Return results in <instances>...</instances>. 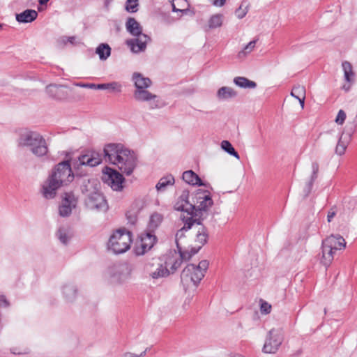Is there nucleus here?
Wrapping results in <instances>:
<instances>
[{
  "label": "nucleus",
  "instance_id": "1",
  "mask_svg": "<svg viewBox=\"0 0 357 357\" xmlns=\"http://www.w3.org/2000/svg\"><path fill=\"white\" fill-rule=\"evenodd\" d=\"M74 179V174L68 160L57 164L52 169L47 181L43 186V194L46 199H52L56 191L62 186L66 185Z\"/></svg>",
  "mask_w": 357,
  "mask_h": 357
},
{
  "label": "nucleus",
  "instance_id": "2",
  "mask_svg": "<svg viewBox=\"0 0 357 357\" xmlns=\"http://www.w3.org/2000/svg\"><path fill=\"white\" fill-rule=\"evenodd\" d=\"M176 211H184L187 213L186 216L183 215L181 219L184 222V226L179 229L176 234V243L177 249L181 248L179 240L184 236V231L190 229L192 225H201V204L194 205L188 200V194L183 192L174 205Z\"/></svg>",
  "mask_w": 357,
  "mask_h": 357
},
{
  "label": "nucleus",
  "instance_id": "3",
  "mask_svg": "<svg viewBox=\"0 0 357 357\" xmlns=\"http://www.w3.org/2000/svg\"><path fill=\"white\" fill-rule=\"evenodd\" d=\"M132 79L135 86V91L133 93L135 99L139 102H149L151 109L158 108L159 103L156 100L157 96L147 90L152 84L151 80L139 73H134Z\"/></svg>",
  "mask_w": 357,
  "mask_h": 357
},
{
  "label": "nucleus",
  "instance_id": "4",
  "mask_svg": "<svg viewBox=\"0 0 357 357\" xmlns=\"http://www.w3.org/2000/svg\"><path fill=\"white\" fill-rule=\"evenodd\" d=\"M127 31L136 38L128 40L126 44L130 47L134 53L144 52L146 45L151 41V38L142 33V27L140 24L133 17H129L126 24Z\"/></svg>",
  "mask_w": 357,
  "mask_h": 357
},
{
  "label": "nucleus",
  "instance_id": "5",
  "mask_svg": "<svg viewBox=\"0 0 357 357\" xmlns=\"http://www.w3.org/2000/svg\"><path fill=\"white\" fill-rule=\"evenodd\" d=\"M346 247L344 238L340 234H332L322 241V255L321 263L328 267L333 260L334 255L337 250H344Z\"/></svg>",
  "mask_w": 357,
  "mask_h": 357
},
{
  "label": "nucleus",
  "instance_id": "6",
  "mask_svg": "<svg viewBox=\"0 0 357 357\" xmlns=\"http://www.w3.org/2000/svg\"><path fill=\"white\" fill-rule=\"evenodd\" d=\"M131 243V232L124 229H120L110 236L108 242V249L115 254H121L130 249Z\"/></svg>",
  "mask_w": 357,
  "mask_h": 357
},
{
  "label": "nucleus",
  "instance_id": "7",
  "mask_svg": "<svg viewBox=\"0 0 357 357\" xmlns=\"http://www.w3.org/2000/svg\"><path fill=\"white\" fill-rule=\"evenodd\" d=\"M201 261L197 264H189L183 270L181 279L188 287H197L201 282Z\"/></svg>",
  "mask_w": 357,
  "mask_h": 357
},
{
  "label": "nucleus",
  "instance_id": "8",
  "mask_svg": "<svg viewBox=\"0 0 357 357\" xmlns=\"http://www.w3.org/2000/svg\"><path fill=\"white\" fill-rule=\"evenodd\" d=\"M126 175H130L137 165V158L133 151L125 148L121 153V158L114 164Z\"/></svg>",
  "mask_w": 357,
  "mask_h": 357
},
{
  "label": "nucleus",
  "instance_id": "9",
  "mask_svg": "<svg viewBox=\"0 0 357 357\" xmlns=\"http://www.w3.org/2000/svg\"><path fill=\"white\" fill-rule=\"evenodd\" d=\"M283 339V333L281 330L271 329L266 336L263 351L266 354H275L282 344Z\"/></svg>",
  "mask_w": 357,
  "mask_h": 357
},
{
  "label": "nucleus",
  "instance_id": "10",
  "mask_svg": "<svg viewBox=\"0 0 357 357\" xmlns=\"http://www.w3.org/2000/svg\"><path fill=\"white\" fill-rule=\"evenodd\" d=\"M102 180L114 190L119 191L123 189L124 178L122 174L115 169L105 167L102 171Z\"/></svg>",
  "mask_w": 357,
  "mask_h": 357
},
{
  "label": "nucleus",
  "instance_id": "11",
  "mask_svg": "<svg viewBox=\"0 0 357 357\" xmlns=\"http://www.w3.org/2000/svg\"><path fill=\"white\" fill-rule=\"evenodd\" d=\"M102 161L100 155L98 153L92 151H88L85 153L80 155L77 160L75 161L74 167L79 168L81 166L96 167Z\"/></svg>",
  "mask_w": 357,
  "mask_h": 357
},
{
  "label": "nucleus",
  "instance_id": "12",
  "mask_svg": "<svg viewBox=\"0 0 357 357\" xmlns=\"http://www.w3.org/2000/svg\"><path fill=\"white\" fill-rule=\"evenodd\" d=\"M85 204L90 210L105 211L107 209V202L99 190L86 197Z\"/></svg>",
  "mask_w": 357,
  "mask_h": 357
},
{
  "label": "nucleus",
  "instance_id": "13",
  "mask_svg": "<svg viewBox=\"0 0 357 357\" xmlns=\"http://www.w3.org/2000/svg\"><path fill=\"white\" fill-rule=\"evenodd\" d=\"M152 232L153 231H149L141 235L140 241L135 247V252L137 255H144L155 244L156 237Z\"/></svg>",
  "mask_w": 357,
  "mask_h": 357
},
{
  "label": "nucleus",
  "instance_id": "14",
  "mask_svg": "<svg viewBox=\"0 0 357 357\" xmlns=\"http://www.w3.org/2000/svg\"><path fill=\"white\" fill-rule=\"evenodd\" d=\"M125 147L121 144H108L105 146L103 152L106 161L114 165L118 160V158H121V153Z\"/></svg>",
  "mask_w": 357,
  "mask_h": 357
},
{
  "label": "nucleus",
  "instance_id": "15",
  "mask_svg": "<svg viewBox=\"0 0 357 357\" xmlns=\"http://www.w3.org/2000/svg\"><path fill=\"white\" fill-rule=\"evenodd\" d=\"M77 200L73 193H66L59 206V215L62 217H67L70 215L72 208L77 205Z\"/></svg>",
  "mask_w": 357,
  "mask_h": 357
},
{
  "label": "nucleus",
  "instance_id": "16",
  "mask_svg": "<svg viewBox=\"0 0 357 357\" xmlns=\"http://www.w3.org/2000/svg\"><path fill=\"white\" fill-rule=\"evenodd\" d=\"M111 276L117 282H123L130 274V270L126 264H115L110 268Z\"/></svg>",
  "mask_w": 357,
  "mask_h": 357
},
{
  "label": "nucleus",
  "instance_id": "17",
  "mask_svg": "<svg viewBox=\"0 0 357 357\" xmlns=\"http://www.w3.org/2000/svg\"><path fill=\"white\" fill-rule=\"evenodd\" d=\"M168 264L169 262H165L164 266L162 263L158 261L150 264V275L155 279L169 275L170 271L167 268Z\"/></svg>",
  "mask_w": 357,
  "mask_h": 357
},
{
  "label": "nucleus",
  "instance_id": "18",
  "mask_svg": "<svg viewBox=\"0 0 357 357\" xmlns=\"http://www.w3.org/2000/svg\"><path fill=\"white\" fill-rule=\"evenodd\" d=\"M46 92L52 98L60 100H65L68 96L64 85L50 84L46 87Z\"/></svg>",
  "mask_w": 357,
  "mask_h": 357
},
{
  "label": "nucleus",
  "instance_id": "19",
  "mask_svg": "<svg viewBox=\"0 0 357 357\" xmlns=\"http://www.w3.org/2000/svg\"><path fill=\"white\" fill-rule=\"evenodd\" d=\"M29 149L33 155L38 157L44 156L48 152L46 140L41 135L38 137L37 141L33 143Z\"/></svg>",
  "mask_w": 357,
  "mask_h": 357
},
{
  "label": "nucleus",
  "instance_id": "20",
  "mask_svg": "<svg viewBox=\"0 0 357 357\" xmlns=\"http://www.w3.org/2000/svg\"><path fill=\"white\" fill-rule=\"evenodd\" d=\"M40 134L30 130H25L20 133L18 144L21 146H26L30 148L34 142L37 141Z\"/></svg>",
  "mask_w": 357,
  "mask_h": 357
},
{
  "label": "nucleus",
  "instance_id": "21",
  "mask_svg": "<svg viewBox=\"0 0 357 357\" xmlns=\"http://www.w3.org/2000/svg\"><path fill=\"white\" fill-rule=\"evenodd\" d=\"M98 183L95 179L82 178L80 181L82 192L86 197L98 190Z\"/></svg>",
  "mask_w": 357,
  "mask_h": 357
},
{
  "label": "nucleus",
  "instance_id": "22",
  "mask_svg": "<svg viewBox=\"0 0 357 357\" xmlns=\"http://www.w3.org/2000/svg\"><path fill=\"white\" fill-rule=\"evenodd\" d=\"M213 204L211 192L208 190L202 189V220L211 214V208Z\"/></svg>",
  "mask_w": 357,
  "mask_h": 357
},
{
  "label": "nucleus",
  "instance_id": "23",
  "mask_svg": "<svg viewBox=\"0 0 357 357\" xmlns=\"http://www.w3.org/2000/svg\"><path fill=\"white\" fill-rule=\"evenodd\" d=\"M342 66L344 70L345 81L349 83L348 85L344 84L343 89L347 91L349 90L351 84L354 82V73L353 72L352 66L349 62L344 61Z\"/></svg>",
  "mask_w": 357,
  "mask_h": 357
},
{
  "label": "nucleus",
  "instance_id": "24",
  "mask_svg": "<svg viewBox=\"0 0 357 357\" xmlns=\"http://www.w3.org/2000/svg\"><path fill=\"white\" fill-rule=\"evenodd\" d=\"M37 17L38 13L35 10L27 9L16 14V20L20 23H29L34 21Z\"/></svg>",
  "mask_w": 357,
  "mask_h": 357
},
{
  "label": "nucleus",
  "instance_id": "25",
  "mask_svg": "<svg viewBox=\"0 0 357 357\" xmlns=\"http://www.w3.org/2000/svg\"><path fill=\"white\" fill-rule=\"evenodd\" d=\"M236 96L237 92L234 89L229 86H222L220 88L217 92V97L221 100L233 98Z\"/></svg>",
  "mask_w": 357,
  "mask_h": 357
},
{
  "label": "nucleus",
  "instance_id": "26",
  "mask_svg": "<svg viewBox=\"0 0 357 357\" xmlns=\"http://www.w3.org/2000/svg\"><path fill=\"white\" fill-rule=\"evenodd\" d=\"M183 180L192 185H201V178L193 171H185L183 174Z\"/></svg>",
  "mask_w": 357,
  "mask_h": 357
},
{
  "label": "nucleus",
  "instance_id": "27",
  "mask_svg": "<svg viewBox=\"0 0 357 357\" xmlns=\"http://www.w3.org/2000/svg\"><path fill=\"white\" fill-rule=\"evenodd\" d=\"M223 15L221 14H215L212 15L208 20L206 26H205V31H207L209 29H213L220 27L222 24Z\"/></svg>",
  "mask_w": 357,
  "mask_h": 357
},
{
  "label": "nucleus",
  "instance_id": "28",
  "mask_svg": "<svg viewBox=\"0 0 357 357\" xmlns=\"http://www.w3.org/2000/svg\"><path fill=\"white\" fill-rule=\"evenodd\" d=\"M234 82L236 85L241 88L244 89H255L257 84L244 77H236L234 79Z\"/></svg>",
  "mask_w": 357,
  "mask_h": 357
},
{
  "label": "nucleus",
  "instance_id": "29",
  "mask_svg": "<svg viewBox=\"0 0 357 357\" xmlns=\"http://www.w3.org/2000/svg\"><path fill=\"white\" fill-rule=\"evenodd\" d=\"M63 294L68 302H73L77 295V289L70 284H65L63 287Z\"/></svg>",
  "mask_w": 357,
  "mask_h": 357
},
{
  "label": "nucleus",
  "instance_id": "30",
  "mask_svg": "<svg viewBox=\"0 0 357 357\" xmlns=\"http://www.w3.org/2000/svg\"><path fill=\"white\" fill-rule=\"evenodd\" d=\"M96 53L99 56L100 60H106L111 54V48L109 45L101 43L97 47Z\"/></svg>",
  "mask_w": 357,
  "mask_h": 357
},
{
  "label": "nucleus",
  "instance_id": "31",
  "mask_svg": "<svg viewBox=\"0 0 357 357\" xmlns=\"http://www.w3.org/2000/svg\"><path fill=\"white\" fill-rule=\"evenodd\" d=\"M174 183V178L172 175H168L161 178L157 183L155 188L158 191H164L167 186L172 185Z\"/></svg>",
  "mask_w": 357,
  "mask_h": 357
},
{
  "label": "nucleus",
  "instance_id": "32",
  "mask_svg": "<svg viewBox=\"0 0 357 357\" xmlns=\"http://www.w3.org/2000/svg\"><path fill=\"white\" fill-rule=\"evenodd\" d=\"M257 40L258 39H255L246 45L245 47L238 53V59H244L249 54H250L254 50Z\"/></svg>",
  "mask_w": 357,
  "mask_h": 357
},
{
  "label": "nucleus",
  "instance_id": "33",
  "mask_svg": "<svg viewBox=\"0 0 357 357\" xmlns=\"http://www.w3.org/2000/svg\"><path fill=\"white\" fill-rule=\"evenodd\" d=\"M199 250H200V247H198V248L192 247V248H190V250H183L181 247L178 249V252L180 254V257H181V259H183V260L190 259L192 256H194L195 255H196L199 252Z\"/></svg>",
  "mask_w": 357,
  "mask_h": 357
},
{
  "label": "nucleus",
  "instance_id": "34",
  "mask_svg": "<svg viewBox=\"0 0 357 357\" xmlns=\"http://www.w3.org/2000/svg\"><path fill=\"white\" fill-rule=\"evenodd\" d=\"M162 215L158 213H154L150 217L149 222V229L151 231H153L162 222Z\"/></svg>",
  "mask_w": 357,
  "mask_h": 357
},
{
  "label": "nucleus",
  "instance_id": "35",
  "mask_svg": "<svg viewBox=\"0 0 357 357\" xmlns=\"http://www.w3.org/2000/svg\"><path fill=\"white\" fill-rule=\"evenodd\" d=\"M96 89H108L112 91L121 92V85L116 82L111 83L100 84H97Z\"/></svg>",
  "mask_w": 357,
  "mask_h": 357
},
{
  "label": "nucleus",
  "instance_id": "36",
  "mask_svg": "<svg viewBox=\"0 0 357 357\" xmlns=\"http://www.w3.org/2000/svg\"><path fill=\"white\" fill-rule=\"evenodd\" d=\"M221 148L228 154L233 155L236 159H240L239 154L236 151L232 144L227 140H223L221 142Z\"/></svg>",
  "mask_w": 357,
  "mask_h": 357
},
{
  "label": "nucleus",
  "instance_id": "37",
  "mask_svg": "<svg viewBox=\"0 0 357 357\" xmlns=\"http://www.w3.org/2000/svg\"><path fill=\"white\" fill-rule=\"evenodd\" d=\"M347 141L344 139L343 135H342L338 140L337 144L335 147V153L342 155L344 153L347 146Z\"/></svg>",
  "mask_w": 357,
  "mask_h": 357
},
{
  "label": "nucleus",
  "instance_id": "38",
  "mask_svg": "<svg viewBox=\"0 0 357 357\" xmlns=\"http://www.w3.org/2000/svg\"><path fill=\"white\" fill-rule=\"evenodd\" d=\"M319 164L317 162H314L312 164V176H311V178H310V181L308 183V191H310L311 188H312V184L314 183V181H315V179L317 178V174H318V172H319Z\"/></svg>",
  "mask_w": 357,
  "mask_h": 357
},
{
  "label": "nucleus",
  "instance_id": "39",
  "mask_svg": "<svg viewBox=\"0 0 357 357\" xmlns=\"http://www.w3.org/2000/svg\"><path fill=\"white\" fill-rule=\"evenodd\" d=\"M304 95H305V88L303 86H296L291 92V96L296 99Z\"/></svg>",
  "mask_w": 357,
  "mask_h": 357
},
{
  "label": "nucleus",
  "instance_id": "40",
  "mask_svg": "<svg viewBox=\"0 0 357 357\" xmlns=\"http://www.w3.org/2000/svg\"><path fill=\"white\" fill-rule=\"evenodd\" d=\"M138 0H127L126 9L128 12L135 13L138 10Z\"/></svg>",
  "mask_w": 357,
  "mask_h": 357
},
{
  "label": "nucleus",
  "instance_id": "41",
  "mask_svg": "<svg viewBox=\"0 0 357 357\" xmlns=\"http://www.w3.org/2000/svg\"><path fill=\"white\" fill-rule=\"evenodd\" d=\"M182 260L183 259H181V258L180 259H176V260H174L172 259H169L168 261H165V262H169V264L167 265V268L169 267L170 269H169V270L170 273H174L175 271H176L178 269V268L181 264Z\"/></svg>",
  "mask_w": 357,
  "mask_h": 357
},
{
  "label": "nucleus",
  "instance_id": "42",
  "mask_svg": "<svg viewBox=\"0 0 357 357\" xmlns=\"http://www.w3.org/2000/svg\"><path fill=\"white\" fill-rule=\"evenodd\" d=\"M57 236L60 241L63 244H66L70 239V236L64 228H60L58 230Z\"/></svg>",
  "mask_w": 357,
  "mask_h": 357
},
{
  "label": "nucleus",
  "instance_id": "43",
  "mask_svg": "<svg viewBox=\"0 0 357 357\" xmlns=\"http://www.w3.org/2000/svg\"><path fill=\"white\" fill-rule=\"evenodd\" d=\"M248 13V6H244V3H242L239 8L236 10V15L238 18L241 19L245 16Z\"/></svg>",
  "mask_w": 357,
  "mask_h": 357
},
{
  "label": "nucleus",
  "instance_id": "44",
  "mask_svg": "<svg viewBox=\"0 0 357 357\" xmlns=\"http://www.w3.org/2000/svg\"><path fill=\"white\" fill-rule=\"evenodd\" d=\"M345 119H346V113L342 109H340L338 112L335 121L337 124L342 125L344 122Z\"/></svg>",
  "mask_w": 357,
  "mask_h": 357
},
{
  "label": "nucleus",
  "instance_id": "45",
  "mask_svg": "<svg viewBox=\"0 0 357 357\" xmlns=\"http://www.w3.org/2000/svg\"><path fill=\"white\" fill-rule=\"evenodd\" d=\"M260 310H261V312L262 314H268L271 312V305L269 303H268L267 302L263 301L261 303Z\"/></svg>",
  "mask_w": 357,
  "mask_h": 357
},
{
  "label": "nucleus",
  "instance_id": "46",
  "mask_svg": "<svg viewBox=\"0 0 357 357\" xmlns=\"http://www.w3.org/2000/svg\"><path fill=\"white\" fill-rule=\"evenodd\" d=\"M75 86H79L82 88H87V89H96L97 84H93V83H75Z\"/></svg>",
  "mask_w": 357,
  "mask_h": 357
},
{
  "label": "nucleus",
  "instance_id": "47",
  "mask_svg": "<svg viewBox=\"0 0 357 357\" xmlns=\"http://www.w3.org/2000/svg\"><path fill=\"white\" fill-rule=\"evenodd\" d=\"M337 210L335 207L331 208L328 212L327 220L328 222H331L333 218L336 215Z\"/></svg>",
  "mask_w": 357,
  "mask_h": 357
},
{
  "label": "nucleus",
  "instance_id": "48",
  "mask_svg": "<svg viewBox=\"0 0 357 357\" xmlns=\"http://www.w3.org/2000/svg\"><path fill=\"white\" fill-rule=\"evenodd\" d=\"M75 39H76L75 36H70V37L63 36L61 38V40L64 45H66L67 43L74 44L75 42Z\"/></svg>",
  "mask_w": 357,
  "mask_h": 357
},
{
  "label": "nucleus",
  "instance_id": "49",
  "mask_svg": "<svg viewBox=\"0 0 357 357\" xmlns=\"http://www.w3.org/2000/svg\"><path fill=\"white\" fill-rule=\"evenodd\" d=\"M211 1V3L215 6H218V7H221L222 6H224V4L225 3V1L226 0H210Z\"/></svg>",
  "mask_w": 357,
  "mask_h": 357
},
{
  "label": "nucleus",
  "instance_id": "50",
  "mask_svg": "<svg viewBox=\"0 0 357 357\" xmlns=\"http://www.w3.org/2000/svg\"><path fill=\"white\" fill-rule=\"evenodd\" d=\"M146 352V350L143 351L140 355H136L132 353L128 352V353H125L122 357H142L145 355Z\"/></svg>",
  "mask_w": 357,
  "mask_h": 357
},
{
  "label": "nucleus",
  "instance_id": "51",
  "mask_svg": "<svg viewBox=\"0 0 357 357\" xmlns=\"http://www.w3.org/2000/svg\"><path fill=\"white\" fill-rule=\"evenodd\" d=\"M208 234L205 230V229L202 228V245L208 242Z\"/></svg>",
  "mask_w": 357,
  "mask_h": 357
},
{
  "label": "nucleus",
  "instance_id": "52",
  "mask_svg": "<svg viewBox=\"0 0 357 357\" xmlns=\"http://www.w3.org/2000/svg\"><path fill=\"white\" fill-rule=\"evenodd\" d=\"M9 305L8 302L3 296L0 295V306L8 307Z\"/></svg>",
  "mask_w": 357,
  "mask_h": 357
},
{
  "label": "nucleus",
  "instance_id": "53",
  "mask_svg": "<svg viewBox=\"0 0 357 357\" xmlns=\"http://www.w3.org/2000/svg\"><path fill=\"white\" fill-rule=\"evenodd\" d=\"M209 266V261L208 260H202V271L206 272Z\"/></svg>",
  "mask_w": 357,
  "mask_h": 357
},
{
  "label": "nucleus",
  "instance_id": "54",
  "mask_svg": "<svg viewBox=\"0 0 357 357\" xmlns=\"http://www.w3.org/2000/svg\"><path fill=\"white\" fill-rule=\"evenodd\" d=\"M126 216L129 222H130L132 224H134L137 220V218L135 215H129V213H126Z\"/></svg>",
  "mask_w": 357,
  "mask_h": 357
},
{
  "label": "nucleus",
  "instance_id": "55",
  "mask_svg": "<svg viewBox=\"0 0 357 357\" xmlns=\"http://www.w3.org/2000/svg\"><path fill=\"white\" fill-rule=\"evenodd\" d=\"M297 99L299 100L301 107L303 108L304 103H305V95H304L303 96H301L300 98H298Z\"/></svg>",
  "mask_w": 357,
  "mask_h": 357
},
{
  "label": "nucleus",
  "instance_id": "56",
  "mask_svg": "<svg viewBox=\"0 0 357 357\" xmlns=\"http://www.w3.org/2000/svg\"><path fill=\"white\" fill-rule=\"evenodd\" d=\"M172 10L174 12H177V11L184 12L185 10V9L177 8L176 6V4L174 2L172 3Z\"/></svg>",
  "mask_w": 357,
  "mask_h": 357
},
{
  "label": "nucleus",
  "instance_id": "57",
  "mask_svg": "<svg viewBox=\"0 0 357 357\" xmlns=\"http://www.w3.org/2000/svg\"><path fill=\"white\" fill-rule=\"evenodd\" d=\"M49 0H38L40 4L41 5H43V4H45L47 3V2Z\"/></svg>",
  "mask_w": 357,
  "mask_h": 357
},
{
  "label": "nucleus",
  "instance_id": "58",
  "mask_svg": "<svg viewBox=\"0 0 357 357\" xmlns=\"http://www.w3.org/2000/svg\"><path fill=\"white\" fill-rule=\"evenodd\" d=\"M202 187H206V188L209 187V184L204 183L203 181H202Z\"/></svg>",
  "mask_w": 357,
  "mask_h": 357
},
{
  "label": "nucleus",
  "instance_id": "59",
  "mask_svg": "<svg viewBox=\"0 0 357 357\" xmlns=\"http://www.w3.org/2000/svg\"><path fill=\"white\" fill-rule=\"evenodd\" d=\"M111 1H112V0H105V5L107 6V4H109Z\"/></svg>",
  "mask_w": 357,
  "mask_h": 357
},
{
  "label": "nucleus",
  "instance_id": "60",
  "mask_svg": "<svg viewBox=\"0 0 357 357\" xmlns=\"http://www.w3.org/2000/svg\"><path fill=\"white\" fill-rule=\"evenodd\" d=\"M176 2H177L178 3V2H180V1H181V2H183V0H176Z\"/></svg>",
  "mask_w": 357,
  "mask_h": 357
},
{
  "label": "nucleus",
  "instance_id": "61",
  "mask_svg": "<svg viewBox=\"0 0 357 357\" xmlns=\"http://www.w3.org/2000/svg\"><path fill=\"white\" fill-rule=\"evenodd\" d=\"M2 24H0V31L2 29Z\"/></svg>",
  "mask_w": 357,
  "mask_h": 357
}]
</instances>
